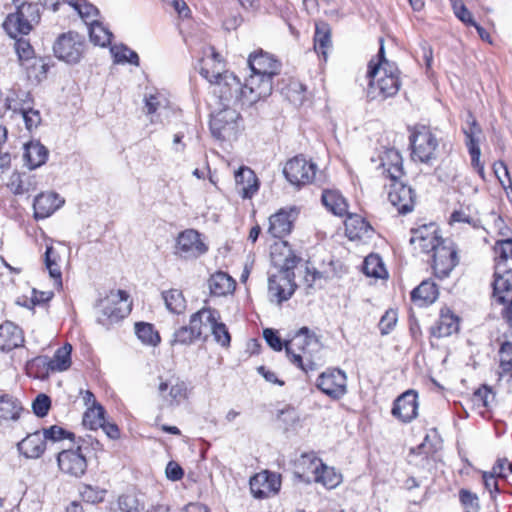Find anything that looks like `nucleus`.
I'll use <instances>...</instances> for the list:
<instances>
[{
	"label": "nucleus",
	"mask_w": 512,
	"mask_h": 512,
	"mask_svg": "<svg viewBox=\"0 0 512 512\" xmlns=\"http://www.w3.org/2000/svg\"><path fill=\"white\" fill-rule=\"evenodd\" d=\"M209 62L205 61L200 69V74L209 83L213 84L214 94L219 97L223 106H246L250 107L263 97L258 94L257 89L250 85V80L245 79L242 83L238 76L229 71L220 72L210 70Z\"/></svg>",
	"instance_id": "f257e3e1"
},
{
	"label": "nucleus",
	"mask_w": 512,
	"mask_h": 512,
	"mask_svg": "<svg viewBox=\"0 0 512 512\" xmlns=\"http://www.w3.org/2000/svg\"><path fill=\"white\" fill-rule=\"evenodd\" d=\"M380 166L383 169L382 173L391 180L388 191L390 203L399 214L410 213L415 206L416 193L410 186L400 181L404 175L400 153L395 149L386 150L381 157Z\"/></svg>",
	"instance_id": "f03ea898"
},
{
	"label": "nucleus",
	"mask_w": 512,
	"mask_h": 512,
	"mask_svg": "<svg viewBox=\"0 0 512 512\" xmlns=\"http://www.w3.org/2000/svg\"><path fill=\"white\" fill-rule=\"evenodd\" d=\"M263 337L267 344L275 351H281L284 344L278 335V332L272 328H266L263 331ZM318 339L315 333L308 327L300 328L294 337L285 343V350L290 362L300 368L305 373L316 369V364L307 355V346L317 343Z\"/></svg>",
	"instance_id": "7ed1b4c3"
},
{
	"label": "nucleus",
	"mask_w": 512,
	"mask_h": 512,
	"mask_svg": "<svg viewBox=\"0 0 512 512\" xmlns=\"http://www.w3.org/2000/svg\"><path fill=\"white\" fill-rule=\"evenodd\" d=\"M366 76L369 79L366 95L371 101L385 100L397 94L400 89L399 71L394 63L380 66L370 61Z\"/></svg>",
	"instance_id": "20e7f679"
},
{
	"label": "nucleus",
	"mask_w": 512,
	"mask_h": 512,
	"mask_svg": "<svg viewBox=\"0 0 512 512\" xmlns=\"http://www.w3.org/2000/svg\"><path fill=\"white\" fill-rule=\"evenodd\" d=\"M248 65L251 74L248 79L258 94L267 98L273 90V78L280 73L281 63L273 55L262 50L250 54Z\"/></svg>",
	"instance_id": "39448f33"
},
{
	"label": "nucleus",
	"mask_w": 512,
	"mask_h": 512,
	"mask_svg": "<svg viewBox=\"0 0 512 512\" xmlns=\"http://www.w3.org/2000/svg\"><path fill=\"white\" fill-rule=\"evenodd\" d=\"M16 11L7 15L3 22L6 33L16 39L19 35H27L34 25L40 21L38 4L28 0H13Z\"/></svg>",
	"instance_id": "423d86ee"
},
{
	"label": "nucleus",
	"mask_w": 512,
	"mask_h": 512,
	"mask_svg": "<svg viewBox=\"0 0 512 512\" xmlns=\"http://www.w3.org/2000/svg\"><path fill=\"white\" fill-rule=\"evenodd\" d=\"M128 297L126 291L117 290L101 299L96 311L97 323L108 329L125 318L130 312V306L127 304Z\"/></svg>",
	"instance_id": "0eeeda50"
},
{
	"label": "nucleus",
	"mask_w": 512,
	"mask_h": 512,
	"mask_svg": "<svg viewBox=\"0 0 512 512\" xmlns=\"http://www.w3.org/2000/svg\"><path fill=\"white\" fill-rule=\"evenodd\" d=\"M412 159L421 163H432L437 159L439 141L426 126H415L409 136Z\"/></svg>",
	"instance_id": "6e6552de"
},
{
	"label": "nucleus",
	"mask_w": 512,
	"mask_h": 512,
	"mask_svg": "<svg viewBox=\"0 0 512 512\" xmlns=\"http://www.w3.org/2000/svg\"><path fill=\"white\" fill-rule=\"evenodd\" d=\"M87 441L79 438L75 448L65 449L58 453L57 463L59 469L76 478L83 476L87 470Z\"/></svg>",
	"instance_id": "1a4fd4ad"
},
{
	"label": "nucleus",
	"mask_w": 512,
	"mask_h": 512,
	"mask_svg": "<svg viewBox=\"0 0 512 512\" xmlns=\"http://www.w3.org/2000/svg\"><path fill=\"white\" fill-rule=\"evenodd\" d=\"M240 120L241 116L236 108L224 106L212 116L210 131L218 140L230 139L236 136Z\"/></svg>",
	"instance_id": "9d476101"
},
{
	"label": "nucleus",
	"mask_w": 512,
	"mask_h": 512,
	"mask_svg": "<svg viewBox=\"0 0 512 512\" xmlns=\"http://www.w3.org/2000/svg\"><path fill=\"white\" fill-rule=\"evenodd\" d=\"M316 171L317 165L311 160H307L303 155H297L289 159L283 168V174L287 181L296 187L312 183Z\"/></svg>",
	"instance_id": "9b49d317"
},
{
	"label": "nucleus",
	"mask_w": 512,
	"mask_h": 512,
	"mask_svg": "<svg viewBox=\"0 0 512 512\" xmlns=\"http://www.w3.org/2000/svg\"><path fill=\"white\" fill-rule=\"evenodd\" d=\"M465 135V144L471 157V165L477 171L478 175L485 179L484 165L480 161V138L482 129L472 113H468L465 124L462 126Z\"/></svg>",
	"instance_id": "f8f14e48"
},
{
	"label": "nucleus",
	"mask_w": 512,
	"mask_h": 512,
	"mask_svg": "<svg viewBox=\"0 0 512 512\" xmlns=\"http://www.w3.org/2000/svg\"><path fill=\"white\" fill-rule=\"evenodd\" d=\"M208 245L200 232L185 229L176 238L175 253L184 259H196L208 251Z\"/></svg>",
	"instance_id": "ddd939ff"
},
{
	"label": "nucleus",
	"mask_w": 512,
	"mask_h": 512,
	"mask_svg": "<svg viewBox=\"0 0 512 512\" xmlns=\"http://www.w3.org/2000/svg\"><path fill=\"white\" fill-rule=\"evenodd\" d=\"M84 46L83 38L78 33L70 31L57 38L53 51L58 59L75 64L81 59Z\"/></svg>",
	"instance_id": "4468645a"
},
{
	"label": "nucleus",
	"mask_w": 512,
	"mask_h": 512,
	"mask_svg": "<svg viewBox=\"0 0 512 512\" xmlns=\"http://www.w3.org/2000/svg\"><path fill=\"white\" fill-rule=\"evenodd\" d=\"M317 388L333 400L341 399L347 393V376L339 368H329L316 381Z\"/></svg>",
	"instance_id": "2eb2a0df"
},
{
	"label": "nucleus",
	"mask_w": 512,
	"mask_h": 512,
	"mask_svg": "<svg viewBox=\"0 0 512 512\" xmlns=\"http://www.w3.org/2000/svg\"><path fill=\"white\" fill-rule=\"evenodd\" d=\"M457 264V248L451 240H446V243L436 247L433 252L432 268L437 278L444 279L449 276Z\"/></svg>",
	"instance_id": "dca6fc26"
},
{
	"label": "nucleus",
	"mask_w": 512,
	"mask_h": 512,
	"mask_svg": "<svg viewBox=\"0 0 512 512\" xmlns=\"http://www.w3.org/2000/svg\"><path fill=\"white\" fill-rule=\"evenodd\" d=\"M296 207L281 208L269 217V227L267 232L273 237L282 239L288 236L294 227L298 217Z\"/></svg>",
	"instance_id": "f3484780"
},
{
	"label": "nucleus",
	"mask_w": 512,
	"mask_h": 512,
	"mask_svg": "<svg viewBox=\"0 0 512 512\" xmlns=\"http://www.w3.org/2000/svg\"><path fill=\"white\" fill-rule=\"evenodd\" d=\"M281 487L280 475L263 471L250 479V490L255 498L264 499L276 494Z\"/></svg>",
	"instance_id": "a211bd4d"
},
{
	"label": "nucleus",
	"mask_w": 512,
	"mask_h": 512,
	"mask_svg": "<svg viewBox=\"0 0 512 512\" xmlns=\"http://www.w3.org/2000/svg\"><path fill=\"white\" fill-rule=\"evenodd\" d=\"M18 99L20 102L12 105L9 98H7V109L12 110L14 113H20L25 122V126L29 131L37 128L41 123V115L38 110L33 109V99L31 98L30 93L23 92L18 96Z\"/></svg>",
	"instance_id": "6ab92c4d"
},
{
	"label": "nucleus",
	"mask_w": 512,
	"mask_h": 512,
	"mask_svg": "<svg viewBox=\"0 0 512 512\" xmlns=\"http://www.w3.org/2000/svg\"><path fill=\"white\" fill-rule=\"evenodd\" d=\"M418 394L415 390H407L395 401L392 414L404 423L411 422L418 415Z\"/></svg>",
	"instance_id": "aec40b11"
},
{
	"label": "nucleus",
	"mask_w": 512,
	"mask_h": 512,
	"mask_svg": "<svg viewBox=\"0 0 512 512\" xmlns=\"http://www.w3.org/2000/svg\"><path fill=\"white\" fill-rule=\"evenodd\" d=\"M71 351L72 346L65 344L58 348L53 356H39L32 360V365L43 366L47 371H65L71 365Z\"/></svg>",
	"instance_id": "412c9836"
},
{
	"label": "nucleus",
	"mask_w": 512,
	"mask_h": 512,
	"mask_svg": "<svg viewBox=\"0 0 512 512\" xmlns=\"http://www.w3.org/2000/svg\"><path fill=\"white\" fill-rule=\"evenodd\" d=\"M492 299L499 304L512 301V270L494 272Z\"/></svg>",
	"instance_id": "4be33fe9"
},
{
	"label": "nucleus",
	"mask_w": 512,
	"mask_h": 512,
	"mask_svg": "<svg viewBox=\"0 0 512 512\" xmlns=\"http://www.w3.org/2000/svg\"><path fill=\"white\" fill-rule=\"evenodd\" d=\"M236 190L244 199L252 198L259 189L258 178L254 171L246 166H241L234 174Z\"/></svg>",
	"instance_id": "5701e85b"
},
{
	"label": "nucleus",
	"mask_w": 512,
	"mask_h": 512,
	"mask_svg": "<svg viewBox=\"0 0 512 512\" xmlns=\"http://www.w3.org/2000/svg\"><path fill=\"white\" fill-rule=\"evenodd\" d=\"M296 287L294 279L290 276L277 273L269 277L268 290L276 298L278 304L288 300L293 295Z\"/></svg>",
	"instance_id": "b1692460"
},
{
	"label": "nucleus",
	"mask_w": 512,
	"mask_h": 512,
	"mask_svg": "<svg viewBox=\"0 0 512 512\" xmlns=\"http://www.w3.org/2000/svg\"><path fill=\"white\" fill-rule=\"evenodd\" d=\"M64 199L55 192L41 193L33 202L34 216L36 219H45L52 215L64 204Z\"/></svg>",
	"instance_id": "393cba45"
},
{
	"label": "nucleus",
	"mask_w": 512,
	"mask_h": 512,
	"mask_svg": "<svg viewBox=\"0 0 512 512\" xmlns=\"http://www.w3.org/2000/svg\"><path fill=\"white\" fill-rule=\"evenodd\" d=\"M17 449L25 458L37 459L45 452L46 442L43 435L39 431H36L22 439L17 444Z\"/></svg>",
	"instance_id": "a878e982"
},
{
	"label": "nucleus",
	"mask_w": 512,
	"mask_h": 512,
	"mask_svg": "<svg viewBox=\"0 0 512 512\" xmlns=\"http://www.w3.org/2000/svg\"><path fill=\"white\" fill-rule=\"evenodd\" d=\"M23 332L20 327L10 321L0 325V350L10 351L22 345Z\"/></svg>",
	"instance_id": "bb28decb"
},
{
	"label": "nucleus",
	"mask_w": 512,
	"mask_h": 512,
	"mask_svg": "<svg viewBox=\"0 0 512 512\" xmlns=\"http://www.w3.org/2000/svg\"><path fill=\"white\" fill-rule=\"evenodd\" d=\"M438 295L437 285L433 281L424 280L412 290L411 300L418 306H427L435 302Z\"/></svg>",
	"instance_id": "cd10ccee"
},
{
	"label": "nucleus",
	"mask_w": 512,
	"mask_h": 512,
	"mask_svg": "<svg viewBox=\"0 0 512 512\" xmlns=\"http://www.w3.org/2000/svg\"><path fill=\"white\" fill-rule=\"evenodd\" d=\"M459 330V318L449 309H442L436 326L432 329L435 337H448Z\"/></svg>",
	"instance_id": "c85d7f7f"
},
{
	"label": "nucleus",
	"mask_w": 512,
	"mask_h": 512,
	"mask_svg": "<svg viewBox=\"0 0 512 512\" xmlns=\"http://www.w3.org/2000/svg\"><path fill=\"white\" fill-rule=\"evenodd\" d=\"M24 150V160L29 169L42 166L48 158V149L39 141L25 144Z\"/></svg>",
	"instance_id": "c756f323"
},
{
	"label": "nucleus",
	"mask_w": 512,
	"mask_h": 512,
	"mask_svg": "<svg viewBox=\"0 0 512 512\" xmlns=\"http://www.w3.org/2000/svg\"><path fill=\"white\" fill-rule=\"evenodd\" d=\"M495 269L497 271L512 270V239L498 240L494 246Z\"/></svg>",
	"instance_id": "7c9ffc66"
},
{
	"label": "nucleus",
	"mask_w": 512,
	"mask_h": 512,
	"mask_svg": "<svg viewBox=\"0 0 512 512\" xmlns=\"http://www.w3.org/2000/svg\"><path fill=\"white\" fill-rule=\"evenodd\" d=\"M331 28L328 23L319 21L315 23L314 50L321 54L324 59L327 57V51L331 47Z\"/></svg>",
	"instance_id": "2f4dec72"
},
{
	"label": "nucleus",
	"mask_w": 512,
	"mask_h": 512,
	"mask_svg": "<svg viewBox=\"0 0 512 512\" xmlns=\"http://www.w3.org/2000/svg\"><path fill=\"white\" fill-rule=\"evenodd\" d=\"M209 289L212 295L224 296L235 289V280L227 273L219 271L209 278Z\"/></svg>",
	"instance_id": "473e14b6"
},
{
	"label": "nucleus",
	"mask_w": 512,
	"mask_h": 512,
	"mask_svg": "<svg viewBox=\"0 0 512 512\" xmlns=\"http://www.w3.org/2000/svg\"><path fill=\"white\" fill-rule=\"evenodd\" d=\"M215 317H219V312L216 309L203 307L190 316L189 325L193 329L195 328L198 331L197 334L201 337L204 329L211 327Z\"/></svg>",
	"instance_id": "72a5a7b5"
},
{
	"label": "nucleus",
	"mask_w": 512,
	"mask_h": 512,
	"mask_svg": "<svg viewBox=\"0 0 512 512\" xmlns=\"http://www.w3.org/2000/svg\"><path fill=\"white\" fill-rule=\"evenodd\" d=\"M7 187L14 195H22L35 190L34 177L26 173L13 172L7 183Z\"/></svg>",
	"instance_id": "f704fd0d"
},
{
	"label": "nucleus",
	"mask_w": 512,
	"mask_h": 512,
	"mask_svg": "<svg viewBox=\"0 0 512 512\" xmlns=\"http://www.w3.org/2000/svg\"><path fill=\"white\" fill-rule=\"evenodd\" d=\"M322 203L337 216H343L347 213V203L343 196L334 190H325L322 193Z\"/></svg>",
	"instance_id": "c9c22d12"
},
{
	"label": "nucleus",
	"mask_w": 512,
	"mask_h": 512,
	"mask_svg": "<svg viewBox=\"0 0 512 512\" xmlns=\"http://www.w3.org/2000/svg\"><path fill=\"white\" fill-rule=\"evenodd\" d=\"M162 299L164 300L167 310L173 314H182L186 310V299L179 289H169L162 292Z\"/></svg>",
	"instance_id": "e433bc0d"
},
{
	"label": "nucleus",
	"mask_w": 512,
	"mask_h": 512,
	"mask_svg": "<svg viewBox=\"0 0 512 512\" xmlns=\"http://www.w3.org/2000/svg\"><path fill=\"white\" fill-rule=\"evenodd\" d=\"M346 234L350 239L361 238L368 236L369 232L372 231L371 225L360 216H350L345 222Z\"/></svg>",
	"instance_id": "4c0bfd02"
},
{
	"label": "nucleus",
	"mask_w": 512,
	"mask_h": 512,
	"mask_svg": "<svg viewBox=\"0 0 512 512\" xmlns=\"http://www.w3.org/2000/svg\"><path fill=\"white\" fill-rule=\"evenodd\" d=\"M22 407L20 402L8 394L0 395V419L17 420Z\"/></svg>",
	"instance_id": "58836bf2"
},
{
	"label": "nucleus",
	"mask_w": 512,
	"mask_h": 512,
	"mask_svg": "<svg viewBox=\"0 0 512 512\" xmlns=\"http://www.w3.org/2000/svg\"><path fill=\"white\" fill-rule=\"evenodd\" d=\"M89 36L95 45L106 47L111 43L113 35L101 22L92 20L89 23Z\"/></svg>",
	"instance_id": "ea45409f"
},
{
	"label": "nucleus",
	"mask_w": 512,
	"mask_h": 512,
	"mask_svg": "<svg viewBox=\"0 0 512 512\" xmlns=\"http://www.w3.org/2000/svg\"><path fill=\"white\" fill-rule=\"evenodd\" d=\"M135 334L137 335L138 339L145 345L157 346L161 341L159 333L150 323H135Z\"/></svg>",
	"instance_id": "a19ab883"
},
{
	"label": "nucleus",
	"mask_w": 512,
	"mask_h": 512,
	"mask_svg": "<svg viewBox=\"0 0 512 512\" xmlns=\"http://www.w3.org/2000/svg\"><path fill=\"white\" fill-rule=\"evenodd\" d=\"M117 506L121 512H142L145 503L134 493L122 494L117 499Z\"/></svg>",
	"instance_id": "79ce46f5"
},
{
	"label": "nucleus",
	"mask_w": 512,
	"mask_h": 512,
	"mask_svg": "<svg viewBox=\"0 0 512 512\" xmlns=\"http://www.w3.org/2000/svg\"><path fill=\"white\" fill-rule=\"evenodd\" d=\"M363 272L369 277L382 278L386 270L381 258L376 254H370L364 259Z\"/></svg>",
	"instance_id": "37998d69"
},
{
	"label": "nucleus",
	"mask_w": 512,
	"mask_h": 512,
	"mask_svg": "<svg viewBox=\"0 0 512 512\" xmlns=\"http://www.w3.org/2000/svg\"><path fill=\"white\" fill-rule=\"evenodd\" d=\"M105 419V410L103 406L97 405L89 407L83 415V424L91 430H96L103 425Z\"/></svg>",
	"instance_id": "c03bdc74"
},
{
	"label": "nucleus",
	"mask_w": 512,
	"mask_h": 512,
	"mask_svg": "<svg viewBox=\"0 0 512 512\" xmlns=\"http://www.w3.org/2000/svg\"><path fill=\"white\" fill-rule=\"evenodd\" d=\"M197 333L198 331L195 328L193 330L190 325L182 326L174 332L171 345H191L195 340L201 338Z\"/></svg>",
	"instance_id": "a18cd8bd"
},
{
	"label": "nucleus",
	"mask_w": 512,
	"mask_h": 512,
	"mask_svg": "<svg viewBox=\"0 0 512 512\" xmlns=\"http://www.w3.org/2000/svg\"><path fill=\"white\" fill-rule=\"evenodd\" d=\"M115 63H130L139 66L138 54L125 45L113 46L110 49Z\"/></svg>",
	"instance_id": "49530a36"
},
{
	"label": "nucleus",
	"mask_w": 512,
	"mask_h": 512,
	"mask_svg": "<svg viewBox=\"0 0 512 512\" xmlns=\"http://www.w3.org/2000/svg\"><path fill=\"white\" fill-rule=\"evenodd\" d=\"M219 320L220 316L215 317L209 330L218 344H220L222 347H229L231 342L230 333L227 326Z\"/></svg>",
	"instance_id": "de8ad7c7"
},
{
	"label": "nucleus",
	"mask_w": 512,
	"mask_h": 512,
	"mask_svg": "<svg viewBox=\"0 0 512 512\" xmlns=\"http://www.w3.org/2000/svg\"><path fill=\"white\" fill-rule=\"evenodd\" d=\"M500 375H512V342H504L499 350Z\"/></svg>",
	"instance_id": "09e8293b"
},
{
	"label": "nucleus",
	"mask_w": 512,
	"mask_h": 512,
	"mask_svg": "<svg viewBox=\"0 0 512 512\" xmlns=\"http://www.w3.org/2000/svg\"><path fill=\"white\" fill-rule=\"evenodd\" d=\"M459 500L464 512H479V499L475 493L463 488L459 491Z\"/></svg>",
	"instance_id": "8fccbe9b"
},
{
	"label": "nucleus",
	"mask_w": 512,
	"mask_h": 512,
	"mask_svg": "<svg viewBox=\"0 0 512 512\" xmlns=\"http://www.w3.org/2000/svg\"><path fill=\"white\" fill-rule=\"evenodd\" d=\"M43 438L44 440H51L53 442H57L64 439H70L74 441L75 435L72 432H69L62 427H59L57 425H53L47 429H44L43 431Z\"/></svg>",
	"instance_id": "3c124183"
},
{
	"label": "nucleus",
	"mask_w": 512,
	"mask_h": 512,
	"mask_svg": "<svg viewBox=\"0 0 512 512\" xmlns=\"http://www.w3.org/2000/svg\"><path fill=\"white\" fill-rule=\"evenodd\" d=\"M411 234L410 243L416 244L418 240L433 239V235L437 234V227L433 223L422 225L418 228H412Z\"/></svg>",
	"instance_id": "603ef678"
},
{
	"label": "nucleus",
	"mask_w": 512,
	"mask_h": 512,
	"mask_svg": "<svg viewBox=\"0 0 512 512\" xmlns=\"http://www.w3.org/2000/svg\"><path fill=\"white\" fill-rule=\"evenodd\" d=\"M106 492L105 489H101L97 486L84 485L81 490V496L85 502L95 504L104 500Z\"/></svg>",
	"instance_id": "864d4df0"
},
{
	"label": "nucleus",
	"mask_w": 512,
	"mask_h": 512,
	"mask_svg": "<svg viewBox=\"0 0 512 512\" xmlns=\"http://www.w3.org/2000/svg\"><path fill=\"white\" fill-rule=\"evenodd\" d=\"M322 473L317 474L316 480L321 482L327 488H334L341 482V475L335 473L332 469L321 463Z\"/></svg>",
	"instance_id": "5fc2aeb1"
},
{
	"label": "nucleus",
	"mask_w": 512,
	"mask_h": 512,
	"mask_svg": "<svg viewBox=\"0 0 512 512\" xmlns=\"http://www.w3.org/2000/svg\"><path fill=\"white\" fill-rule=\"evenodd\" d=\"M494 397L495 396L492 390L484 385L474 392L472 401L477 406L489 408L490 403L494 400Z\"/></svg>",
	"instance_id": "6e6d98bb"
},
{
	"label": "nucleus",
	"mask_w": 512,
	"mask_h": 512,
	"mask_svg": "<svg viewBox=\"0 0 512 512\" xmlns=\"http://www.w3.org/2000/svg\"><path fill=\"white\" fill-rule=\"evenodd\" d=\"M397 312L393 309L387 310L381 317L378 327L382 335H388L396 326Z\"/></svg>",
	"instance_id": "4d7b16f0"
},
{
	"label": "nucleus",
	"mask_w": 512,
	"mask_h": 512,
	"mask_svg": "<svg viewBox=\"0 0 512 512\" xmlns=\"http://www.w3.org/2000/svg\"><path fill=\"white\" fill-rule=\"evenodd\" d=\"M450 223H465L473 228L480 227V220L474 216H471L466 210L460 209L452 212L450 216Z\"/></svg>",
	"instance_id": "13d9d810"
},
{
	"label": "nucleus",
	"mask_w": 512,
	"mask_h": 512,
	"mask_svg": "<svg viewBox=\"0 0 512 512\" xmlns=\"http://www.w3.org/2000/svg\"><path fill=\"white\" fill-rule=\"evenodd\" d=\"M51 407V399L46 394H39L32 403V409L36 416L45 417Z\"/></svg>",
	"instance_id": "bf43d9fd"
},
{
	"label": "nucleus",
	"mask_w": 512,
	"mask_h": 512,
	"mask_svg": "<svg viewBox=\"0 0 512 512\" xmlns=\"http://www.w3.org/2000/svg\"><path fill=\"white\" fill-rule=\"evenodd\" d=\"M300 257L296 256L295 253L289 249L288 255L285 257L283 264L281 265L280 270L278 271L279 274H283L285 276H290V278L294 279V269L296 268L297 264L300 262Z\"/></svg>",
	"instance_id": "052dcab7"
},
{
	"label": "nucleus",
	"mask_w": 512,
	"mask_h": 512,
	"mask_svg": "<svg viewBox=\"0 0 512 512\" xmlns=\"http://www.w3.org/2000/svg\"><path fill=\"white\" fill-rule=\"evenodd\" d=\"M451 1L456 17L467 25H475L471 12L466 8L463 2L458 0Z\"/></svg>",
	"instance_id": "680f3d73"
},
{
	"label": "nucleus",
	"mask_w": 512,
	"mask_h": 512,
	"mask_svg": "<svg viewBox=\"0 0 512 512\" xmlns=\"http://www.w3.org/2000/svg\"><path fill=\"white\" fill-rule=\"evenodd\" d=\"M74 8L78 11L81 18H83L86 22L95 20L94 17L98 15V9L90 4V3H76Z\"/></svg>",
	"instance_id": "e2e57ef3"
},
{
	"label": "nucleus",
	"mask_w": 512,
	"mask_h": 512,
	"mask_svg": "<svg viewBox=\"0 0 512 512\" xmlns=\"http://www.w3.org/2000/svg\"><path fill=\"white\" fill-rule=\"evenodd\" d=\"M447 239H442L438 233L433 235V239L427 240H418L416 244H418L421 251L425 253L434 252L436 247L440 246L442 243H446Z\"/></svg>",
	"instance_id": "0e129e2a"
},
{
	"label": "nucleus",
	"mask_w": 512,
	"mask_h": 512,
	"mask_svg": "<svg viewBox=\"0 0 512 512\" xmlns=\"http://www.w3.org/2000/svg\"><path fill=\"white\" fill-rule=\"evenodd\" d=\"M15 49L20 60H28L33 55V48L27 40L18 39L15 43Z\"/></svg>",
	"instance_id": "69168bd1"
},
{
	"label": "nucleus",
	"mask_w": 512,
	"mask_h": 512,
	"mask_svg": "<svg viewBox=\"0 0 512 512\" xmlns=\"http://www.w3.org/2000/svg\"><path fill=\"white\" fill-rule=\"evenodd\" d=\"M492 470L497 477L505 478L512 472V463L508 459H498Z\"/></svg>",
	"instance_id": "338daca9"
},
{
	"label": "nucleus",
	"mask_w": 512,
	"mask_h": 512,
	"mask_svg": "<svg viewBox=\"0 0 512 512\" xmlns=\"http://www.w3.org/2000/svg\"><path fill=\"white\" fill-rule=\"evenodd\" d=\"M165 473L167 478L172 481H178L184 475L182 467L174 461L168 462Z\"/></svg>",
	"instance_id": "774afa93"
}]
</instances>
